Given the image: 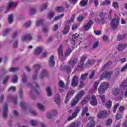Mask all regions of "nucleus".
<instances>
[{
	"label": "nucleus",
	"instance_id": "obj_54",
	"mask_svg": "<svg viewBox=\"0 0 127 127\" xmlns=\"http://www.w3.org/2000/svg\"><path fill=\"white\" fill-rule=\"evenodd\" d=\"M59 86H60L61 88H64V86H65V83L63 80H60L59 83Z\"/></svg>",
	"mask_w": 127,
	"mask_h": 127
},
{
	"label": "nucleus",
	"instance_id": "obj_37",
	"mask_svg": "<svg viewBox=\"0 0 127 127\" xmlns=\"http://www.w3.org/2000/svg\"><path fill=\"white\" fill-rule=\"evenodd\" d=\"M64 10V7L63 6H57L56 7V11L57 12H61V11H63Z\"/></svg>",
	"mask_w": 127,
	"mask_h": 127
},
{
	"label": "nucleus",
	"instance_id": "obj_14",
	"mask_svg": "<svg viewBox=\"0 0 127 127\" xmlns=\"http://www.w3.org/2000/svg\"><path fill=\"white\" fill-rule=\"evenodd\" d=\"M113 74V72L109 71L108 72H104L101 75L102 78H105L106 79H110L111 78V75Z\"/></svg>",
	"mask_w": 127,
	"mask_h": 127
},
{
	"label": "nucleus",
	"instance_id": "obj_64",
	"mask_svg": "<svg viewBox=\"0 0 127 127\" xmlns=\"http://www.w3.org/2000/svg\"><path fill=\"white\" fill-rule=\"evenodd\" d=\"M99 97L102 100L103 103H105V95H99Z\"/></svg>",
	"mask_w": 127,
	"mask_h": 127
},
{
	"label": "nucleus",
	"instance_id": "obj_36",
	"mask_svg": "<svg viewBox=\"0 0 127 127\" xmlns=\"http://www.w3.org/2000/svg\"><path fill=\"white\" fill-rule=\"evenodd\" d=\"M55 15V12L54 11H51L48 14V19H50L52 18V17H54V15Z\"/></svg>",
	"mask_w": 127,
	"mask_h": 127
},
{
	"label": "nucleus",
	"instance_id": "obj_44",
	"mask_svg": "<svg viewBox=\"0 0 127 127\" xmlns=\"http://www.w3.org/2000/svg\"><path fill=\"white\" fill-rule=\"evenodd\" d=\"M90 2H93L95 4V6L97 7L99 5V0H89Z\"/></svg>",
	"mask_w": 127,
	"mask_h": 127
},
{
	"label": "nucleus",
	"instance_id": "obj_7",
	"mask_svg": "<svg viewBox=\"0 0 127 127\" xmlns=\"http://www.w3.org/2000/svg\"><path fill=\"white\" fill-rule=\"evenodd\" d=\"M94 24V22L92 20H90L86 24L84 25L83 29L85 31H88L92 27V25Z\"/></svg>",
	"mask_w": 127,
	"mask_h": 127
},
{
	"label": "nucleus",
	"instance_id": "obj_26",
	"mask_svg": "<svg viewBox=\"0 0 127 127\" xmlns=\"http://www.w3.org/2000/svg\"><path fill=\"white\" fill-rule=\"evenodd\" d=\"M70 30V26L69 25H66L64 30V34L65 35L69 32Z\"/></svg>",
	"mask_w": 127,
	"mask_h": 127
},
{
	"label": "nucleus",
	"instance_id": "obj_2",
	"mask_svg": "<svg viewBox=\"0 0 127 127\" xmlns=\"http://www.w3.org/2000/svg\"><path fill=\"white\" fill-rule=\"evenodd\" d=\"M32 90L30 92V95L31 98L32 99H34L33 98V95H38V91H37V89H39V86L37 85V83L34 82L32 86L31 87Z\"/></svg>",
	"mask_w": 127,
	"mask_h": 127
},
{
	"label": "nucleus",
	"instance_id": "obj_12",
	"mask_svg": "<svg viewBox=\"0 0 127 127\" xmlns=\"http://www.w3.org/2000/svg\"><path fill=\"white\" fill-rule=\"evenodd\" d=\"M32 39V37L30 34H26L23 36V41H30Z\"/></svg>",
	"mask_w": 127,
	"mask_h": 127
},
{
	"label": "nucleus",
	"instance_id": "obj_63",
	"mask_svg": "<svg viewBox=\"0 0 127 127\" xmlns=\"http://www.w3.org/2000/svg\"><path fill=\"white\" fill-rule=\"evenodd\" d=\"M30 24H31V22H30V21H28L25 24L24 26L26 28H27L30 26Z\"/></svg>",
	"mask_w": 127,
	"mask_h": 127
},
{
	"label": "nucleus",
	"instance_id": "obj_38",
	"mask_svg": "<svg viewBox=\"0 0 127 127\" xmlns=\"http://www.w3.org/2000/svg\"><path fill=\"white\" fill-rule=\"evenodd\" d=\"M88 73H85L84 74H81L80 79H81V80H83V81H85V80L87 79V76H88Z\"/></svg>",
	"mask_w": 127,
	"mask_h": 127
},
{
	"label": "nucleus",
	"instance_id": "obj_13",
	"mask_svg": "<svg viewBox=\"0 0 127 127\" xmlns=\"http://www.w3.org/2000/svg\"><path fill=\"white\" fill-rule=\"evenodd\" d=\"M80 100L78 99L76 97H75L71 101V107H75L79 103Z\"/></svg>",
	"mask_w": 127,
	"mask_h": 127
},
{
	"label": "nucleus",
	"instance_id": "obj_59",
	"mask_svg": "<svg viewBox=\"0 0 127 127\" xmlns=\"http://www.w3.org/2000/svg\"><path fill=\"white\" fill-rule=\"evenodd\" d=\"M94 77H95V70H92L89 75V79H93Z\"/></svg>",
	"mask_w": 127,
	"mask_h": 127
},
{
	"label": "nucleus",
	"instance_id": "obj_29",
	"mask_svg": "<svg viewBox=\"0 0 127 127\" xmlns=\"http://www.w3.org/2000/svg\"><path fill=\"white\" fill-rule=\"evenodd\" d=\"M46 91L47 93L48 97H50L52 96V92H51V89L49 86H47Z\"/></svg>",
	"mask_w": 127,
	"mask_h": 127
},
{
	"label": "nucleus",
	"instance_id": "obj_25",
	"mask_svg": "<svg viewBox=\"0 0 127 127\" xmlns=\"http://www.w3.org/2000/svg\"><path fill=\"white\" fill-rule=\"evenodd\" d=\"M127 46V44L125 45H120L119 46H118V49L119 51H123V50H124L125 48H126Z\"/></svg>",
	"mask_w": 127,
	"mask_h": 127
},
{
	"label": "nucleus",
	"instance_id": "obj_55",
	"mask_svg": "<svg viewBox=\"0 0 127 127\" xmlns=\"http://www.w3.org/2000/svg\"><path fill=\"white\" fill-rule=\"evenodd\" d=\"M99 81H95L94 83V87L95 91H97V89H98V86H99Z\"/></svg>",
	"mask_w": 127,
	"mask_h": 127
},
{
	"label": "nucleus",
	"instance_id": "obj_52",
	"mask_svg": "<svg viewBox=\"0 0 127 127\" xmlns=\"http://www.w3.org/2000/svg\"><path fill=\"white\" fill-rule=\"evenodd\" d=\"M13 16L12 15V14H10L8 17V21L9 23H11V22H12V20H13Z\"/></svg>",
	"mask_w": 127,
	"mask_h": 127
},
{
	"label": "nucleus",
	"instance_id": "obj_56",
	"mask_svg": "<svg viewBox=\"0 0 127 127\" xmlns=\"http://www.w3.org/2000/svg\"><path fill=\"white\" fill-rule=\"evenodd\" d=\"M99 45V41H97L96 42H95L93 44V45L92 46V49H95L96 48H97V47H98Z\"/></svg>",
	"mask_w": 127,
	"mask_h": 127
},
{
	"label": "nucleus",
	"instance_id": "obj_1",
	"mask_svg": "<svg viewBox=\"0 0 127 127\" xmlns=\"http://www.w3.org/2000/svg\"><path fill=\"white\" fill-rule=\"evenodd\" d=\"M107 15H108V14H107L106 12L104 13L103 12H100L99 16L101 18V19L96 18L95 19V21L98 24H104V23H105V18L107 17Z\"/></svg>",
	"mask_w": 127,
	"mask_h": 127
},
{
	"label": "nucleus",
	"instance_id": "obj_58",
	"mask_svg": "<svg viewBox=\"0 0 127 127\" xmlns=\"http://www.w3.org/2000/svg\"><path fill=\"white\" fill-rule=\"evenodd\" d=\"M125 35H119L117 37V39L120 41V40L124 39L125 38Z\"/></svg>",
	"mask_w": 127,
	"mask_h": 127
},
{
	"label": "nucleus",
	"instance_id": "obj_46",
	"mask_svg": "<svg viewBox=\"0 0 127 127\" xmlns=\"http://www.w3.org/2000/svg\"><path fill=\"white\" fill-rule=\"evenodd\" d=\"M102 5H107L108 4H111V1L110 0H105L101 3Z\"/></svg>",
	"mask_w": 127,
	"mask_h": 127
},
{
	"label": "nucleus",
	"instance_id": "obj_45",
	"mask_svg": "<svg viewBox=\"0 0 127 127\" xmlns=\"http://www.w3.org/2000/svg\"><path fill=\"white\" fill-rule=\"evenodd\" d=\"M35 12H36V9L35 8L32 7L30 9V14L31 15H33Z\"/></svg>",
	"mask_w": 127,
	"mask_h": 127
},
{
	"label": "nucleus",
	"instance_id": "obj_6",
	"mask_svg": "<svg viewBox=\"0 0 127 127\" xmlns=\"http://www.w3.org/2000/svg\"><path fill=\"white\" fill-rule=\"evenodd\" d=\"M79 84V78L76 75H74L71 80V85L72 87H77Z\"/></svg>",
	"mask_w": 127,
	"mask_h": 127
},
{
	"label": "nucleus",
	"instance_id": "obj_16",
	"mask_svg": "<svg viewBox=\"0 0 127 127\" xmlns=\"http://www.w3.org/2000/svg\"><path fill=\"white\" fill-rule=\"evenodd\" d=\"M91 105L92 106H96L98 104V102H97V99H96V96L93 95L91 100L90 101Z\"/></svg>",
	"mask_w": 127,
	"mask_h": 127
},
{
	"label": "nucleus",
	"instance_id": "obj_34",
	"mask_svg": "<svg viewBox=\"0 0 127 127\" xmlns=\"http://www.w3.org/2000/svg\"><path fill=\"white\" fill-rule=\"evenodd\" d=\"M87 58V55H84L83 56H82L81 58H80V63H82V64H84L85 63V61H86V59Z\"/></svg>",
	"mask_w": 127,
	"mask_h": 127
},
{
	"label": "nucleus",
	"instance_id": "obj_18",
	"mask_svg": "<svg viewBox=\"0 0 127 127\" xmlns=\"http://www.w3.org/2000/svg\"><path fill=\"white\" fill-rule=\"evenodd\" d=\"M54 56H51L49 61V63L51 67H53V66L55 65V62H54Z\"/></svg>",
	"mask_w": 127,
	"mask_h": 127
},
{
	"label": "nucleus",
	"instance_id": "obj_22",
	"mask_svg": "<svg viewBox=\"0 0 127 127\" xmlns=\"http://www.w3.org/2000/svg\"><path fill=\"white\" fill-rule=\"evenodd\" d=\"M84 95H85V92H84V91H81L75 97L78 99V100H80Z\"/></svg>",
	"mask_w": 127,
	"mask_h": 127
},
{
	"label": "nucleus",
	"instance_id": "obj_43",
	"mask_svg": "<svg viewBox=\"0 0 127 127\" xmlns=\"http://www.w3.org/2000/svg\"><path fill=\"white\" fill-rule=\"evenodd\" d=\"M111 64H112L111 61H109V62H107V64H105V65L102 67V69L103 70H105V69H106V68H108V67H109V66H111Z\"/></svg>",
	"mask_w": 127,
	"mask_h": 127
},
{
	"label": "nucleus",
	"instance_id": "obj_32",
	"mask_svg": "<svg viewBox=\"0 0 127 127\" xmlns=\"http://www.w3.org/2000/svg\"><path fill=\"white\" fill-rule=\"evenodd\" d=\"M75 16H76V14H73L72 15L70 19L67 21V22H66L67 24H70V23H71V22H73V21H74V20L75 19Z\"/></svg>",
	"mask_w": 127,
	"mask_h": 127
},
{
	"label": "nucleus",
	"instance_id": "obj_53",
	"mask_svg": "<svg viewBox=\"0 0 127 127\" xmlns=\"http://www.w3.org/2000/svg\"><path fill=\"white\" fill-rule=\"evenodd\" d=\"M112 119H108L106 123V127H109V126H111L112 125Z\"/></svg>",
	"mask_w": 127,
	"mask_h": 127
},
{
	"label": "nucleus",
	"instance_id": "obj_27",
	"mask_svg": "<svg viewBox=\"0 0 127 127\" xmlns=\"http://www.w3.org/2000/svg\"><path fill=\"white\" fill-rule=\"evenodd\" d=\"M95 124L96 122L92 120L87 125L86 127H94Z\"/></svg>",
	"mask_w": 127,
	"mask_h": 127
},
{
	"label": "nucleus",
	"instance_id": "obj_35",
	"mask_svg": "<svg viewBox=\"0 0 127 127\" xmlns=\"http://www.w3.org/2000/svg\"><path fill=\"white\" fill-rule=\"evenodd\" d=\"M30 125L33 127H36L38 125V122L35 120H31L30 121Z\"/></svg>",
	"mask_w": 127,
	"mask_h": 127
},
{
	"label": "nucleus",
	"instance_id": "obj_47",
	"mask_svg": "<svg viewBox=\"0 0 127 127\" xmlns=\"http://www.w3.org/2000/svg\"><path fill=\"white\" fill-rule=\"evenodd\" d=\"M9 31H10V29L6 28V29H4L2 33L3 36H5V35H6V34H7V33H8V32H9Z\"/></svg>",
	"mask_w": 127,
	"mask_h": 127
},
{
	"label": "nucleus",
	"instance_id": "obj_33",
	"mask_svg": "<svg viewBox=\"0 0 127 127\" xmlns=\"http://www.w3.org/2000/svg\"><path fill=\"white\" fill-rule=\"evenodd\" d=\"M81 125V123L79 122H73L71 124H70L71 127H79Z\"/></svg>",
	"mask_w": 127,
	"mask_h": 127
},
{
	"label": "nucleus",
	"instance_id": "obj_39",
	"mask_svg": "<svg viewBox=\"0 0 127 127\" xmlns=\"http://www.w3.org/2000/svg\"><path fill=\"white\" fill-rule=\"evenodd\" d=\"M17 79H18L17 75H13L11 79L12 83H16V82H17Z\"/></svg>",
	"mask_w": 127,
	"mask_h": 127
},
{
	"label": "nucleus",
	"instance_id": "obj_40",
	"mask_svg": "<svg viewBox=\"0 0 127 127\" xmlns=\"http://www.w3.org/2000/svg\"><path fill=\"white\" fill-rule=\"evenodd\" d=\"M89 0H82L80 1V4L81 6H85V5L88 3Z\"/></svg>",
	"mask_w": 127,
	"mask_h": 127
},
{
	"label": "nucleus",
	"instance_id": "obj_9",
	"mask_svg": "<svg viewBox=\"0 0 127 127\" xmlns=\"http://www.w3.org/2000/svg\"><path fill=\"white\" fill-rule=\"evenodd\" d=\"M59 58L63 61V60H65V59H63V45H61L59 48Z\"/></svg>",
	"mask_w": 127,
	"mask_h": 127
},
{
	"label": "nucleus",
	"instance_id": "obj_4",
	"mask_svg": "<svg viewBox=\"0 0 127 127\" xmlns=\"http://www.w3.org/2000/svg\"><path fill=\"white\" fill-rule=\"evenodd\" d=\"M108 88H109V83L107 82H103L100 85L98 89V92L99 94H103Z\"/></svg>",
	"mask_w": 127,
	"mask_h": 127
},
{
	"label": "nucleus",
	"instance_id": "obj_23",
	"mask_svg": "<svg viewBox=\"0 0 127 127\" xmlns=\"http://www.w3.org/2000/svg\"><path fill=\"white\" fill-rule=\"evenodd\" d=\"M55 102L57 103V104H59V105L60 104V103L61 102V100H60V95L59 94H57L56 95L55 97Z\"/></svg>",
	"mask_w": 127,
	"mask_h": 127
},
{
	"label": "nucleus",
	"instance_id": "obj_50",
	"mask_svg": "<svg viewBox=\"0 0 127 127\" xmlns=\"http://www.w3.org/2000/svg\"><path fill=\"white\" fill-rule=\"evenodd\" d=\"M70 93H68L66 95V97L64 101L65 104H68V102H69V100H70Z\"/></svg>",
	"mask_w": 127,
	"mask_h": 127
},
{
	"label": "nucleus",
	"instance_id": "obj_41",
	"mask_svg": "<svg viewBox=\"0 0 127 127\" xmlns=\"http://www.w3.org/2000/svg\"><path fill=\"white\" fill-rule=\"evenodd\" d=\"M37 107L39 109V110H41V111H44V109H45L44 106H43V105H42V104H41L40 103L37 104Z\"/></svg>",
	"mask_w": 127,
	"mask_h": 127
},
{
	"label": "nucleus",
	"instance_id": "obj_62",
	"mask_svg": "<svg viewBox=\"0 0 127 127\" xmlns=\"http://www.w3.org/2000/svg\"><path fill=\"white\" fill-rule=\"evenodd\" d=\"M85 18V17L83 16H79L77 18V19L78 20V21H83V20H84V19Z\"/></svg>",
	"mask_w": 127,
	"mask_h": 127
},
{
	"label": "nucleus",
	"instance_id": "obj_19",
	"mask_svg": "<svg viewBox=\"0 0 127 127\" xmlns=\"http://www.w3.org/2000/svg\"><path fill=\"white\" fill-rule=\"evenodd\" d=\"M41 52H42V48L38 47L35 50L34 54L36 56L39 55Z\"/></svg>",
	"mask_w": 127,
	"mask_h": 127
},
{
	"label": "nucleus",
	"instance_id": "obj_30",
	"mask_svg": "<svg viewBox=\"0 0 127 127\" xmlns=\"http://www.w3.org/2000/svg\"><path fill=\"white\" fill-rule=\"evenodd\" d=\"M88 111H89V109H88V107H87L82 109V112L81 113V117L85 116V115H86V113L88 112Z\"/></svg>",
	"mask_w": 127,
	"mask_h": 127
},
{
	"label": "nucleus",
	"instance_id": "obj_24",
	"mask_svg": "<svg viewBox=\"0 0 127 127\" xmlns=\"http://www.w3.org/2000/svg\"><path fill=\"white\" fill-rule=\"evenodd\" d=\"M48 76V73H47V71L46 70H43L42 71L40 77L41 78H43V77H47Z\"/></svg>",
	"mask_w": 127,
	"mask_h": 127
},
{
	"label": "nucleus",
	"instance_id": "obj_42",
	"mask_svg": "<svg viewBox=\"0 0 127 127\" xmlns=\"http://www.w3.org/2000/svg\"><path fill=\"white\" fill-rule=\"evenodd\" d=\"M64 16V14H61L59 16H56L54 18L55 21H56L61 18H62Z\"/></svg>",
	"mask_w": 127,
	"mask_h": 127
},
{
	"label": "nucleus",
	"instance_id": "obj_60",
	"mask_svg": "<svg viewBox=\"0 0 127 127\" xmlns=\"http://www.w3.org/2000/svg\"><path fill=\"white\" fill-rule=\"evenodd\" d=\"M112 5L115 8L119 9V3H118L117 2H113Z\"/></svg>",
	"mask_w": 127,
	"mask_h": 127
},
{
	"label": "nucleus",
	"instance_id": "obj_61",
	"mask_svg": "<svg viewBox=\"0 0 127 127\" xmlns=\"http://www.w3.org/2000/svg\"><path fill=\"white\" fill-rule=\"evenodd\" d=\"M43 23V20H38L36 23V25L37 26H39V25H41V24H42Z\"/></svg>",
	"mask_w": 127,
	"mask_h": 127
},
{
	"label": "nucleus",
	"instance_id": "obj_5",
	"mask_svg": "<svg viewBox=\"0 0 127 127\" xmlns=\"http://www.w3.org/2000/svg\"><path fill=\"white\" fill-rule=\"evenodd\" d=\"M108 116V112L106 110L100 111L97 114L98 119H106Z\"/></svg>",
	"mask_w": 127,
	"mask_h": 127
},
{
	"label": "nucleus",
	"instance_id": "obj_10",
	"mask_svg": "<svg viewBox=\"0 0 127 127\" xmlns=\"http://www.w3.org/2000/svg\"><path fill=\"white\" fill-rule=\"evenodd\" d=\"M80 111H81V107L77 106L74 109V112L72 113V116H73V117L76 118V117L78 116V114L80 113Z\"/></svg>",
	"mask_w": 127,
	"mask_h": 127
},
{
	"label": "nucleus",
	"instance_id": "obj_49",
	"mask_svg": "<svg viewBox=\"0 0 127 127\" xmlns=\"http://www.w3.org/2000/svg\"><path fill=\"white\" fill-rule=\"evenodd\" d=\"M64 68L68 73H71V67L70 66L65 65L64 66Z\"/></svg>",
	"mask_w": 127,
	"mask_h": 127
},
{
	"label": "nucleus",
	"instance_id": "obj_11",
	"mask_svg": "<svg viewBox=\"0 0 127 127\" xmlns=\"http://www.w3.org/2000/svg\"><path fill=\"white\" fill-rule=\"evenodd\" d=\"M77 63H78L77 59H74L73 60L71 59L68 62L69 65L71 68H73V67H74V66H75V64H77Z\"/></svg>",
	"mask_w": 127,
	"mask_h": 127
},
{
	"label": "nucleus",
	"instance_id": "obj_51",
	"mask_svg": "<svg viewBox=\"0 0 127 127\" xmlns=\"http://www.w3.org/2000/svg\"><path fill=\"white\" fill-rule=\"evenodd\" d=\"M95 63V61L88 60L86 63V65H93Z\"/></svg>",
	"mask_w": 127,
	"mask_h": 127
},
{
	"label": "nucleus",
	"instance_id": "obj_28",
	"mask_svg": "<svg viewBox=\"0 0 127 127\" xmlns=\"http://www.w3.org/2000/svg\"><path fill=\"white\" fill-rule=\"evenodd\" d=\"M16 4H17L16 3H14L13 2H9L7 6V8L8 9V8L14 7V6H16Z\"/></svg>",
	"mask_w": 127,
	"mask_h": 127
},
{
	"label": "nucleus",
	"instance_id": "obj_3",
	"mask_svg": "<svg viewBox=\"0 0 127 127\" xmlns=\"http://www.w3.org/2000/svg\"><path fill=\"white\" fill-rule=\"evenodd\" d=\"M120 21V17H116L111 20L110 23L111 27L112 29H117L119 27V23Z\"/></svg>",
	"mask_w": 127,
	"mask_h": 127
},
{
	"label": "nucleus",
	"instance_id": "obj_31",
	"mask_svg": "<svg viewBox=\"0 0 127 127\" xmlns=\"http://www.w3.org/2000/svg\"><path fill=\"white\" fill-rule=\"evenodd\" d=\"M113 103L112 102V101L109 100L106 103L105 107L107 108L108 109H111L112 108V105Z\"/></svg>",
	"mask_w": 127,
	"mask_h": 127
},
{
	"label": "nucleus",
	"instance_id": "obj_15",
	"mask_svg": "<svg viewBox=\"0 0 127 127\" xmlns=\"http://www.w3.org/2000/svg\"><path fill=\"white\" fill-rule=\"evenodd\" d=\"M85 69V65L84 64L82 63H78L77 67H76V71H82Z\"/></svg>",
	"mask_w": 127,
	"mask_h": 127
},
{
	"label": "nucleus",
	"instance_id": "obj_8",
	"mask_svg": "<svg viewBox=\"0 0 127 127\" xmlns=\"http://www.w3.org/2000/svg\"><path fill=\"white\" fill-rule=\"evenodd\" d=\"M40 68H41V66H40L39 64H35L34 66L35 74L32 76L33 80H35V79H36V77H37V71L38 70H39V69H40Z\"/></svg>",
	"mask_w": 127,
	"mask_h": 127
},
{
	"label": "nucleus",
	"instance_id": "obj_21",
	"mask_svg": "<svg viewBox=\"0 0 127 127\" xmlns=\"http://www.w3.org/2000/svg\"><path fill=\"white\" fill-rule=\"evenodd\" d=\"M120 93V89L117 88H114L112 90V94L114 96H118V94Z\"/></svg>",
	"mask_w": 127,
	"mask_h": 127
},
{
	"label": "nucleus",
	"instance_id": "obj_57",
	"mask_svg": "<svg viewBox=\"0 0 127 127\" xmlns=\"http://www.w3.org/2000/svg\"><path fill=\"white\" fill-rule=\"evenodd\" d=\"M8 79H9V75L6 76L3 79L2 84H5Z\"/></svg>",
	"mask_w": 127,
	"mask_h": 127
},
{
	"label": "nucleus",
	"instance_id": "obj_20",
	"mask_svg": "<svg viewBox=\"0 0 127 127\" xmlns=\"http://www.w3.org/2000/svg\"><path fill=\"white\" fill-rule=\"evenodd\" d=\"M90 100V96H87L86 97L84 98L83 100H82L81 103V105H85V104H87Z\"/></svg>",
	"mask_w": 127,
	"mask_h": 127
},
{
	"label": "nucleus",
	"instance_id": "obj_48",
	"mask_svg": "<svg viewBox=\"0 0 127 127\" xmlns=\"http://www.w3.org/2000/svg\"><path fill=\"white\" fill-rule=\"evenodd\" d=\"M46 8H47V3L43 4L40 8V10H41V11H42V10H44V9H46Z\"/></svg>",
	"mask_w": 127,
	"mask_h": 127
},
{
	"label": "nucleus",
	"instance_id": "obj_17",
	"mask_svg": "<svg viewBox=\"0 0 127 127\" xmlns=\"http://www.w3.org/2000/svg\"><path fill=\"white\" fill-rule=\"evenodd\" d=\"M3 117L5 118L7 117V104H5L3 108Z\"/></svg>",
	"mask_w": 127,
	"mask_h": 127
}]
</instances>
